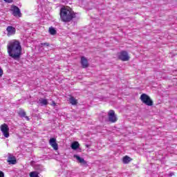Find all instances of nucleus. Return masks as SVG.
Segmentation results:
<instances>
[{
    "instance_id": "obj_20",
    "label": "nucleus",
    "mask_w": 177,
    "mask_h": 177,
    "mask_svg": "<svg viewBox=\"0 0 177 177\" xmlns=\"http://www.w3.org/2000/svg\"><path fill=\"white\" fill-rule=\"evenodd\" d=\"M36 169H37V171H39V172H42V171H44V166L39 165H37L36 167Z\"/></svg>"
},
{
    "instance_id": "obj_26",
    "label": "nucleus",
    "mask_w": 177,
    "mask_h": 177,
    "mask_svg": "<svg viewBox=\"0 0 177 177\" xmlns=\"http://www.w3.org/2000/svg\"><path fill=\"white\" fill-rule=\"evenodd\" d=\"M174 172H171L169 174V176L171 177V176H174Z\"/></svg>"
},
{
    "instance_id": "obj_21",
    "label": "nucleus",
    "mask_w": 177,
    "mask_h": 177,
    "mask_svg": "<svg viewBox=\"0 0 177 177\" xmlns=\"http://www.w3.org/2000/svg\"><path fill=\"white\" fill-rule=\"evenodd\" d=\"M100 117L101 118H102V119H104V118H106V115L105 113H101L100 115Z\"/></svg>"
},
{
    "instance_id": "obj_4",
    "label": "nucleus",
    "mask_w": 177,
    "mask_h": 177,
    "mask_svg": "<svg viewBox=\"0 0 177 177\" xmlns=\"http://www.w3.org/2000/svg\"><path fill=\"white\" fill-rule=\"evenodd\" d=\"M108 118L109 122H111L112 124H114L118 121V118H117V115L115 114L114 110H109L108 112Z\"/></svg>"
},
{
    "instance_id": "obj_6",
    "label": "nucleus",
    "mask_w": 177,
    "mask_h": 177,
    "mask_svg": "<svg viewBox=\"0 0 177 177\" xmlns=\"http://www.w3.org/2000/svg\"><path fill=\"white\" fill-rule=\"evenodd\" d=\"M11 11L15 17H21V12L20 11V8H19V7L17 6H12Z\"/></svg>"
},
{
    "instance_id": "obj_25",
    "label": "nucleus",
    "mask_w": 177,
    "mask_h": 177,
    "mask_svg": "<svg viewBox=\"0 0 177 177\" xmlns=\"http://www.w3.org/2000/svg\"><path fill=\"white\" fill-rule=\"evenodd\" d=\"M0 177H5V174L3 171H0Z\"/></svg>"
},
{
    "instance_id": "obj_2",
    "label": "nucleus",
    "mask_w": 177,
    "mask_h": 177,
    "mask_svg": "<svg viewBox=\"0 0 177 177\" xmlns=\"http://www.w3.org/2000/svg\"><path fill=\"white\" fill-rule=\"evenodd\" d=\"M60 19L64 23H69V21L75 19V13L71 8H62L60 10Z\"/></svg>"
},
{
    "instance_id": "obj_28",
    "label": "nucleus",
    "mask_w": 177,
    "mask_h": 177,
    "mask_svg": "<svg viewBox=\"0 0 177 177\" xmlns=\"http://www.w3.org/2000/svg\"><path fill=\"white\" fill-rule=\"evenodd\" d=\"M53 106L55 107V106H56V102H55V101L53 102Z\"/></svg>"
},
{
    "instance_id": "obj_1",
    "label": "nucleus",
    "mask_w": 177,
    "mask_h": 177,
    "mask_svg": "<svg viewBox=\"0 0 177 177\" xmlns=\"http://www.w3.org/2000/svg\"><path fill=\"white\" fill-rule=\"evenodd\" d=\"M21 44L17 39H13L8 42L7 45V52L8 56L13 60H20L21 57Z\"/></svg>"
},
{
    "instance_id": "obj_19",
    "label": "nucleus",
    "mask_w": 177,
    "mask_h": 177,
    "mask_svg": "<svg viewBox=\"0 0 177 177\" xmlns=\"http://www.w3.org/2000/svg\"><path fill=\"white\" fill-rule=\"evenodd\" d=\"M30 177H39V176H38V172L37 171H32L30 173Z\"/></svg>"
},
{
    "instance_id": "obj_11",
    "label": "nucleus",
    "mask_w": 177,
    "mask_h": 177,
    "mask_svg": "<svg viewBox=\"0 0 177 177\" xmlns=\"http://www.w3.org/2000/svg\"><path fill=\"white\" fill-rule=\"evenodd\" d=\"M7 161L10 164H12V165H15V164H16V162H17L16 158L10 153L8 154V158Z\"/></svg>"
},
{
    "instance_id": "obj_23",
    "label": "nucleus",
    "mask_w": 177,
    "mask_h": 177,
    "mask_svg": "<svg viewBox=\"0 0 177 177\" xmlns=\"http://www.w3.org/2000/svg\"><path fill=\"white\" fill-rule=\"evenodd\" d=\"M4 2H7V3H12V2H13V0H4Z\"/></svg>"
},
{
    "instance_id": "obj_15",
    "label": "nucleus",
    "mask_w": 177,
    "mask_h": 177,
    "mask_svg": "<svg viewBox=\"0 0 177 177\" xmlns=\"http://www.w3.org/2000/svg\"><path fill=\"white\" fill-rule=\"evenodd\" d=\"M68 102L71 104H72V106H76V104H78V100H77V99H75V97L73 96L70 97Z\"/></svg>"
},
{
    "instance_id": "obj_14",
    "label": "nucleus",
    "mask_w": 177,
    "mask_h": 177,
    "mask_svg": "<svg viewBox=\"0 0 177 177\" xmlns=\"http://www.w3.org/2000/svg\"><path fill=\"white\" fill-rule=\"evenodd\" d=\"M19 115L21 117V118H26V121H30V118L28 116H26V111L21 110L19 112Z\"/></svg>"
},
{
    "instance_id": "obj_10",
    "label": "nucleus",
    "mask_w": 177,
    "mask_h": 177,
    "mask_svg": "<svg viewBox=\"0 0 177 177\" xmlns=\"http://www.w3.org/2000/svg\"><path fill=\"white\" fill-rule=\"evenodd\" d=\"M74 158H76V160H77L81 165H83V167H88V163L86 162V161H85V160L81 158L80 156L74 155Z\"/></svg>"
},
{
    "instance_id": "obj_9",
    "label": "nucleus",
    "mask_w": 177,
    "mask_h": 177,
    "mask_svg": "<svg viewBox=\"0 0 177 177\" xmlns=\"http://www.w3.org/2000/svg\"><path fill=\"white\" fill-rule=\"evenodd\" d=\"M49 145L54 150H59V145L56 142V138H51L49 140Z\"/></svg>"
},
{
    "instance_id": "obj_18",
    "label": "nucleus",
    "mask_w": 177,
    "mask_h": 177,
    "mask_svg": "<svg viewBox=\"0 0 177 177\" xmlns=\"http://www.w3.org/2000/svg\"><path fill=\"white\" fill-rule=\"evenodd\" d=\"M49 32H50V34L51 35H56L57 31H56V29H55V28L50 27V28H49Z\"/></svg>"
},
{
    "instance_id": "obj_16",
    "label": "nucleus",
    "mask_w": 177,
    "mask_h": 177,
    "mask_svg": "<svg viewBox=\"0 0 177 177\" xmlns=\"http://www.w3.org/2000/svg\"><path fill=\"white\" fill-rule=\"evenodd\" d=\"M131 160H132V159L131 158V157H129L128 156H125L122 158L123 164H129V162H131Z\"/></svg>"
},
{
    "instance_id": "obj_3",
    "label": "nucleus",
    "mask_w": 177,
    "mask_h": 177,
    "mask_svg": "<svg viewBox=\"0 0 177 177\" xmlns=\"http://www.w3.org/2000/svg\"><path fill=\"white\" fill-rule=\"evenodd\" d=\"M140 99L141 102L146 106H153V104H154L153 100H151L150 96H149L146 93H142L140 95Z\"/></svg>"
},
{
    "instance_id": "obj_7",
    "label": "nucleus",
    "mask_w": 177,
    "mask_h": 177,
    "mask_svg": "<svg viewBox=\"0 0 177 177\" xmlns=\"http://www.w3.org/2000/svg\"><path fill=\"white\" fill-rule=\"evenodd\" d=\"M1 131L5 136V138H8L9 136V127H8V124H3L1 126Z\"/></svg>"
},
{
    "instance_id": "obj_13",
    "label": "nucleus",
    "mask_w": 177,
    "mask_h": 177,
    "mask_svg": "<svg viewBox=\"0 0 177 177\" xmlns=\"http://www.w3.org/2000/svg\"><path fill=\"white\" fill-rule=\"evenodd\" d=\"M81 64L83 68H86V67H88V59H86L85 57H81Z\"/></svg>"
},
{
    "instance_id": "obj_5",
    "label": "nucleus",
    "mask_w": 177,
    "mask_h": 177,
    "mask_svg": "<svg viewBox=\"0 0 177 177\" xmlns=\"http://www.w3.org/2000/svg\"><path fill=\"white\" fill-rule=\"evenodd\" d=\"M119 60H122V62H128L129 60V55H128V52L126 50H122L118 56Z\"/></svg>"
},
{
    "instance_id": "obj_24",
    "label": "nucleus",
    "mask_w": 177,
    "mask_h": 177,
    "mask_svg": "<svg viewBox=\"0 0 177 177\" xmlns=\"http://www.w3.org/2000/svg\"><path fill=\"white\" fill-rule=\"evenodd\" d=\"M1 75H3V70H2L0 67V77H1Z\"/></svg>"
},
{
    "instance_id": "obj_12",
    "label": "nucleus",
    "mask_w": 177,
    "mask_h": 177,
    "mask_svg": "<svg viewBox=\"0 0 177 177\" xmlns=\"http://www.w3.org/2000/svg\"><path fill=\"white\" fill-rule=\"evenodd\" d=\"M48 103H49V102H48V100L44 99V98H40V99L37 101L38 105H39V106H48Z\"/></svg>"
},
{
    "instance_id": "obj_8",
    "label": "nucleus",
    "mask_w": 177,
    "mask_h": 177,
    "mask_svg": "<svg viewBox=\"0 0 177 177\" xmlns=\"http://www.w3.org/2000/svg\"><path fill=\"white\" fill-rule=\"evenodd\" d=\"M7 31V37H12V35H15L16 34V28L9 26L6 28Z\"/></svg>"
},
{
    "instance_id": "obj_22",
    "label": "nucleus",
    "mask_w": 177,
    "mask_h": 177,
    "mask_svg": "<svg viewBox=\"0 0 177 177\" xmlns=\"http://www.w3.org/2000/svg\"><path fill=\"white\" fill-rule=\"evenodd\" d=\"M41 46H49V43H41Z\"/></svg>"
},
{
    "instance_id": "obj_17",
    "label": "nucleus",
    "mask_w": 177,
    "mask_h": 177,
    "mask_svg": "<svg viewBox=\"0 0 177 177\" xmlns=\"http://www.w3.org/2000/svg\"><path fill=\"white\" fill-rule=\"evenodd\" d=\"M71 147L73 149V150H77V149L80 147V143H78V142H73L71 144Z\"/></svg>"
},
{
    "instance_id": "obj_27",
    "label": "nucleus",
    "mask_w": 177,
    "mask_h": 177,
    "mask_svg": "<svg viewBox=\"0 0 177 177\" xmlns=\"http://www.w3.org/2000/svg\"><path fill=\"white\" fill-rule=\"evenodd\" d=\"M57 0H53L54 2H56ZM61 2H63L64 3L66 2V0H59Z\"/></svg>"
}]
</instances>
